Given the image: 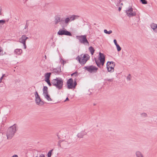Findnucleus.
Wrapping results in <instances>:
<instances>
[{
    "label": "nucleus",
    "instance_id": "nucleus-4",
    "mask_svg": "<svg viewBox=\"0 0 157 157\" xmlns=\"http://www.w3.org/2000/svg\"><path fill=\"white\" fill-rule=\"evenodd\" d=\"M99 56L98 57V60L95 59V61L97 66L99 67H101L104 65L105 62V56L104 55L99 52Z\"/></svg>",
    "mask_w": 157,
    "mask_h": 157
},
{
    "label": "nucleus",
    "instance_id": "nucleus-14",
    "mask_svg": "<svg viewBox=\"0 0 157 157\" xmlns=\"http://www.w3.org/2000/svg\"><path fill=\"white\" fill-rule=\"evenodd\" d=\"M70 142H68L66 141H63L60 143V146L63 148L67 147Z\"/></svg>",
    "mask_w": 157,
    "mask_h": 157
},
{
    "label": "nucleus",
    "instance_id": "nucleus-28",
    "mask_svg": "<svg viewBox=\"0 0 157 157\" xmlns=\"http://www.w3.org/2000/svg\"><path fill=\"white\" fill-rule=\"evenodd\" d=\"M117 48V49L118 51L119 52L121 50V48L120 46L118 44L116 45Z\"/></svg>",
    "mask_w": 157,
    "mask_h": 157
},
{
    "label": "nucleus",
    "instance_id": "nucleus-45",
    "mask_svg": "<svg viewBox=\"0 0 157 157\" xmlns=\"http://www.w3.org/2000/svg\"><path fill=\"white\" fill-rule=\"evenodd\" d=\"M46 56H45V57L46 58Z\"/></svg>",
    "mask_w": 157,
    "mask_h": 157
},
{
    "label": "nucleus",
    "instance_id": "nucleus-18",
    "mask_svg": "<svg viewBox=\"0 0 157 157\" xmlns=\"http://www.w3.org/2000/svg\"><path fill=\"white\" fill-rule=\"evenodd\" d=\"M135 155L136 157H144L142 152L139 151H136L135 152Z\"/></svg>",
    "mask_w": 157,
    "mask_h": 157
},
{
    "label": "nucleus",
    "instance_id": "nucleus-41",
    "mask_svg": "<svg viewBox=\"0 0 157 157\" xmlns=\"http://www.w3.org/2000/svg\"><path fill=\"white\" fill-rule=\"evenodd\" d=\"M6 76L5 74H3L1 77H2V78Z\"/></svg>",
    "mask_w": 157,
    "mask_h": 157
},
{
    "label": "nucleus",
    "instance_id": "nucleus-10",
    "mask_svg": "<svg viewBox=\"0 0 157 157\" xmlns=\"http://www.w3.org/2000/svg\"><path fill=\"white\" fill-rule=\"evenodd\" d=\"M34 95L35 97V102L36 104L39 105H41L44 104V102L41 100L40 96L38 94L37 91H36Z\"/></svg>",
    "mask_w": 157,
    "mask_h": 157
},
{
    "label": "nucleus",
    "instance_id": "nucleus-16",
    "mask_svg": "<svg viewBox=\"0 0 157 157\" xmlns=\"http://www.w3.org/2000/svg\"><path fill=\"white\" fill-rule=\"evenodd\" d=\"M151 28L153 30L154 32H157V24L154 23H152L150 25Z\"/></svg>",
    "mask_w": 157,
    "mask_h": 157
},
{
    "label": "nucleus",
    "instance_id": "nucleus-15",
    "mask_svg": "<svg viewBox=\"0 0 157 157\" xmlns=\"http://www.w3.org/2000/svg\"><path fill=\"white\" fill-rule=\"evenodd\" d=\"M13 53L16 56H20L22 53V50L21 49L17 48L14 50Z\"/></svg>",
    "mask_w": 157,
    "mask_h": 157
},
{
    "label": "nucleus",
    "instance_id": "nucleus-25",
    "mask_svg": "<svg viewBox=\"0 0 157 157\" xmlns=\"http://www.w3.org/2000/svg\"><path fill=\"white\" fill-rule=\"evenodd\" d=\"M104 31L105 33L108 34H110L112 33V31L111 30H109V31H108L106 29H105Z\"/></svg>",
    "mask_w": 157,
    "mask_h": 157
},
{
    "label": "nucleus",
    "instance_id": "nucleus-46",
    "mask_svg": "<svg viewBox=\"0 0 157 157\" xmlns=\"http://www.w3.org/2000/svg\"><path fill=\"white\" fill-rule=\"evenodd\" d=\"M121 5H123V4H122V3H121Z\"/></svg>",
    "mask_w": 157,
    "mask_h": 157
},
{
    "label": "nucleus",
    "instance_id": "nucleus-6",
    "mask_svg": "<svg viewBox=\"0 0 157 157\" xmlns=\"http://www.w3.org/2000/svg\"><path fill=\"white\" fill-rule=\"evenodd\" d=\"M84 69L90 73H96L98 69V67L93 65L85 67Z\"/></svg>",
    "mask_w": 157,
    "mask_h": 157
},
{
    "label": "nucleus",
    "instance_id": "nucleus-7",
    "mask_svg": "<svg viewBox=\"0 0 157 157\" xmlns=\"http://www.w3.org/2000/svg\"><path fill=\"white\" fill-rule=\"evenodd\" d=\"M67 84L69 89H74L77 85V82L76 81L74 82L73 79L71 78L67 81Z\"/></svg>",
    "mask_w": 157,
    "mask_h": 157
},
{
    "label": "nucleus",
    "instance_id": "nucleus-32",
    "mask_svg": "<svg viewBox=\"0 0 157 157\" xmlns=\"http://www.w3.org/2000/svg\"><path fill=\"white\" fill-rule=\"evenodd\" d=\"M77 75V72H75L74 73H73L71 74L72 76H76Z\"/></svg>",
    "mask_w": 157,
    "mask_h": 157
},
{
    "label": "nucleus",
    "instance_id": "nucleus-8",
    "mask_svg": "<svg viewBox=\"0 0 157 157\" xmlns=\"http://www.w3.org/2000/svg\"><path fill=\"white\" fill-rule=\"evenodd\" d=\"M57 34L59 35H65L71 36H72L70 32L67 31L65 28L60 29L57 32Z\"/></svg>",
    "mask_w": 157,
    "mask_h": 157
},
{
    "label": "nucleus",
    "instance_id": "nucleus-30",
    "mask_svg": "<svg viewBox=\"0 0 157 157\" xmlns=\"http://www.w3.org/2000/svg\"><path fill=\"white\" fill-rule=\"evenodd\" d=\"M140 1L143 4H146L147 3V1L146 0H140Z\"/></svg>",
    "mask_w": 157,
    "mask_h": 157
},
{
    "label": "nucleus",
    "instance_id": "nucleus-42",
    "mask_svg": "<svg viewBox=\"0 0 157 157\" xmlns=\"http://www.w3.org/2000/svg\"><path fill=\"white\" fill-rule=\"evenodd\" d=\"M62 60L63 63V64H64L65 63H66V61H64V60Z\"/></svg>",
    "mask_w": 157,
    "mask_h": 157
},
{
    "label": "nucleus",
    "instance_id": "nucleus-26",
    "mask_svg": "<svg viewBox=\"0 0 157 157\" xmlns=\"http://www.w3.org/2000/svg\"><path fill=\"white\" fill-rule=\"evenodd\" d=\"M140 115L142 117L144 118L146 117L147 116V113H141Z\"/></svg>",
    "mask_w": 157,
    "mask_h": 157
},
{
    "label": "nucleus",
    "instance_id": "nucleus-1",
    "mask_svg": "<svg viewBox=\"0 0 157 157\" xmlns=\"http://www.w3.org/2000/svg\"><path fill=\"white\" fill-rule=\"evenodd\" d=\"M17 130V126L16 124H14L9 127L6 132V135L7 139L8 140L11 139L14 136Z\"/></svg>",
    "mask_w": 157,
    "mask_h": 157
},
{
    "label": "nucleus",
    "instance_id": "nucleus-36",
    "mask_svg": "<svg viewBox=\"0 0 157 157\" xmlns=\"http://www.w3.org/2000/svg\"><path fill=\"white\" fill-rule=\"evenodd\" d=\"M28 25H27V23H26V24L25 27L24 29H26L28 27Z\"/></svg>",
    "mask_w": 157,
    "mask_h": 157
},
{
    "label": "nucleus",
    "instance_id": "nucleus-33",
    "mask_svg": "<svg viewBox=\"0 0 157 157\" xmlns=\"http://www.w3.org/2000/svg\"><path fill=\"white\" fill-rule=\"evenodd\" d=\"M2 49L1 47H0V56L2 55H3L2 53Z\"/></svg>",
    "mask_w": 157,
    "mask_h": 157
},
{
    "label": "nucleus",
    "instance_id": "nucleus-19",
    "mask_svg": "<svg viewBox=\"0 0 157 157\" xmlns=\"http://www.w3.org/2000/svg\"><path fill=\"white\" fill-rule=\"evenodd\" d=\"M43 95H44L48 94V88L46 86H44L43 89Z\"/></svg>",
    "mask_w": 157,
    "mask_h": 157
},
{
    "label": "nucleus",
    "instance_id": "nucleus-39",
    "mask_svg": "<svg viewBox=\"0 0 157 157\" xmlns=\"http://www.w3.org/2000/svg\"><path fill=\"white\" fill-rule=\"evenodd\" d=\"M1 12H2V8L1 7H0V15L1 14Z\"/></svg>",
    "mask_w": 157,
    "mask_h": 157
},
{
    "label": "nucleus",
    "instance_id": "nucleus-5",
    "mask_svg": "<svg viewBox=\"0 0 157 157\" xmlns=\"http://www.w3.org/2000/svg\"><path fill=\"white\" fill-rule=\"evenodd\" d=\"M76 38L79 40L80 43L87 46H89V42L86 39V35L77 36Z\"/></svg>",
    "mask_w": 157,
    "mask_h": 157
},
{
    "label": "nucleus",
    "instance_id": "nucleus-23",
    "mask_svg": "<svg viewBox=\"0 0 157 157\" xmlns=\"http://www.w3.org/2000/svg\"><path fill=\"white\" fill-rule=\"evenodd\" d=\"M89 49L91 55H93L94 52V49L93 48L92 46H90L89 48Z\"/></svg>",
    "mask_w": 157,
    "mask_h": 157
},
{
    "label": "nucleus",
    "instance_id": "nucleus-3",
    "mask_svg": "<svg viewBox=\"0 0 157 157\" xmlns=\"http://www.w3.org/2000/svg\"><path fill=\"white\" fill-rule=\"evenodd\" d=\"M90 58V56L87 54L81 55L77 56L76 59L78 60L81 65H84Z\"/></svg>",
    "mask_w": 157,
    "mask_h": 157
},
{
    "label": "nucleus",
    "instance_id": "nucleus-34",
    "mask_svg": "<svg viewBox=\"0 0 157 157\" xmlns=\"http://www.w3.org/2000/svg\"><path fill=\"white\" fill-rule=\"evenodd\" d=\"M113 42L116 45H117V44H118L117 43V40H116V39H114V40H113Z\"/></svg>",
    "mask_w": 157,
    "mask_h": 157
},
{
    "label": "nucleus",
    "instance_id": "nucleus-29",
    "mask_svg": "<svg viewBox=\"0 0 157 157\" xmlns=\"http://www.w3.org/2000/svg\"><path fill=\"white\" fill-rule=\"evenodd\" d=\"M53 150V149H52L51 150H50L48 152V157H51V155H52V152Z\"/></svg>",
    "mask_w": 157,
    "mask_h": 157
},
{
    "label": "nucleus",
    "instance_id": "nucleus-2",
    "mask_svg": "<svg viewBox=\"0 0 157 157\" xmlns=\"http://www.w3.org/2000/svg\"><path fill=\"white\" fill-rule=\"evenodd\" d=\"M52 84L58 90L61 89L63 85V81L60 78H56L53 79L51 82Z\"/></svg>",
    "mask_w": 157,
    "mask_h": 157
},
{
    "label": "nucleus",
    "instance_id": "nucleus-31",
    "mask_svg": "<svg viewBox=\"0 0 157 157\" xmlns=\"http://www.w3.org/2000/svg\"><path fill=\"white\" fill-rule=\"evenodd\" d=\"M131 77V76L130 74H129L128 75L127 77V80L128 81L130 80Z\"/></svg>",
    "mask_w": 157,
    "mask_h": 157
},
{
    "label": "nucleus",
    "instance_id": "nucleus-27",
    "mask_svg": "<svg viewBox=\"0 0 157 157\" xmlns=\"http://www.w3.org/2000/svg\"><path fill=\"white\" fill-rule=\"evenodd\" d=\"M44 80L49 85V86H51L52 84V83L50 82V79H47Z\"/></svg>",
    "mask_w": 157,
    "mask_h": 157
},
{
    "label": "nucleus",
    "instance_id": "nucleus-44",
    "mask_svg": "<svg viewBox=\"0 0 157 157\" xmlns=\"http://www.w3.org/2000/svg\"><path fill=\"white\" fill-rule=\"evenodd\" d=\"M57 155H58V153L57 154H56V155H55V157H57Z\"/></svg>",
    "mask_w": 157,
    "mask_h": 157
},
{
    "label": "nucleus",
    "instance_id": "nucleus-43",
    "mask_svg": "<svg viewBox=\"0 0 157 157\" xmlns=\"http://www.w3.org/2000/svg\"><path fill=\"white\" fill-rule=\"evenodd\" d=\"M68 100H69V99H68V98H66V100H65V101H67Z\"/></svg>",
    "mask_w": 157,
    "mask_h": 157
},
{
    "label": "nucleus",
    "instance_id": "nucleus-11",
    "mask_svg": "<svg viewBox=\"0 0 157 157\" xmlns=\"http://www.w3.org/2000/svg\"><path fill=\"white\" fill-rule=\"evenodd\" d=\"M28 39V37L25 35H23L19 39V42L23 44L24 49L26 48V41Z\"/></svg>",
    "mask_w": 157,
    "mask_h": 157
},
{
    "label": "nucleus",
    "instance_id": "nucleus-37",
    "mask_svg": "<svg viewBox=\"0 0 157 157\" xmlns=\"http://www.w3.org/2000/svg\"><path fill=\"white\" fill-rule=\"evenodd\" d=\"M11 157H18V156L17 155H14L13 156H12Z\"/></svg>",
    "mask_w": 157,
    "mask_h": 157
},
{
    "label": "nucleus",
    "instance_id": "nucleus-12",
    "mask_svg": "<svg viewBox=\"0 0 157 157\" xmlns=\"http://www.w3.org/2000/svg\"><path fill=\"white\" fill-rule=\"evenodd\" d=\"M126 13L127 16L129 17L135 16L136 15L135 12L133 11V9L132 8H130L128 10L126 11Z\"/></svg>",
    "mask_w": 157,
    "mask_h": 157
},
{
    "label": "nucleus",
    "instance_id": "nucleus-20",
    "mask_svg": "<svg viewBox=\"0 0 157 157\" xmlns=\"http://www.w3.org/2000/svg\"><path fill=\"white\" fill-rule=\"evenodd\" d=\"M61 21L60 17L59 16H56L55 17V24H57Z\"/></svg>",
    "mask_w": 157,
    "mask_h": 157
},
{
    "label": "nucleus",
    "instance_id": "nucleus-35",
    "mask_svg": "<svg viewBox=\"0 0 157 157\" xmlns=\"http://www.w3.org/2000/svg\"><path fill=\"white\" fill-rule=\"evenodd\" d=\"M108 81L112 82L113 81V79H109L107 80Z\"/></svg>",
    "mask_w": 157,
    "mask_h": 157
},
{
    "label": "nucleus",
    "instance_id": "nucleus-17",
    "mask_svg": "<svg viewBox=\"0 0 157 157\" xmlns=\"http://www.w3.org/2000/svg\"><path fill=\"white\" fill-rule=\"evenodd\" d=\"M86 134V133L84 131H82L78 133L77 136L78 138H82L83 136Z\"/></svg>",
    "mask_w": 157,
    "mask_h": 157
},
{
    "label": "nucleus",
    "instance_id": "nucleus-24",
    "mask_svg": "<svg viewBox=\"0 0 157 157\" xmlns=\"http://www.w3.org/2000/svg\"><path fill=\"white\" fill-rule=\"evenodd\" d=\"M6 21L4 20H0V29L2 28V25L5 23Z\"/></svg>",
    "mask_w": 157,
    "mask_h": 157
},
{
    "label": "nucleus",
    "instance_id": "nucleus-38",
    "mask_svg": "<svg viewBox=\"0 0 157 157\" xmlns=\"http://www.w3.org/2000/svg\"><path fill=\"white\" fill-rule=\"evenodd\" d=\"M121 7H119V8H118V10H119V11H120L121 10Z\"/></svg>",
    "mask_w": 157,
    "mask_h": 157
},
{
    "label": "nucleus",
    "instance_id": "nucleus-9",
    "mask_svg": "<svg viewBox=\"0 0 157 157\" xmlns=\"http://www.w3.org/2000/svg\"><path fill=\"white\" fill-rule=\"evenodd\" d=\"M106 66L107 70L109 72H112L114 71V68L115 66L114 62L109 61L107 63Z\"/></svg>",
    "mask_w": 157,
    "mask_h": 157
},
{
    "label": "nucleus",
    "instance_id": "nucleus-21",
    "mask_svg": "<svg viewBox=\"0 0 157 157\" xmlns=\"http://www.w3.org/2000/svg\"><path fill=\"white\" fill-rule=\"evenodd\" d=\"M51 73H47L45 75V79L44 80L49 79L50 77Z\"/></svg>",
    "mask_w": 157,
    "mask_h": 157
},
{
    "label": "nucleus",
    "instance_id": "nucleus-40",
    "mask_svg": "<svg viewBox=\"0 0 157 157\" xmlns=\"http://www.w3.org/2000/svg\"><path fill=\"white\" fill-rule=\"evenodd\" d=\"M3 79L2 77H1L0 78V83L2 82V80Z\"/></svg>",
    "mask_w": 157,
    "mask_h": 157
},
{
    "label": "nucleus",
    "instance_id": "nucleus-22",
    "mask_svg": "<svg viewBox=\"0 0 157 157\" xmlns=\"http://www.w3.org/2000/svg\"><path fill=\"white\" fill-rule=\"evenodd\" d=\"M43 96L44 97V98H46L48 101H51L52 100L48 94L44 95H43Z\"/></svg>",
    "mask_w": 157,
    "mask_h": 157
},
{
    "label": "nucleus",
    "instance_id": "nucleus-13",
    "mask_svg": "<svg viewBox=\"0 0 157 157\" xmlns=\"http://www.w3.org/2000/svg\"><path fill=\"white\" fill-rule=\"evenodd\" d=\"M75 16L66 17L65 19V23L66 24H68L70 21H72L75 20Z\"/></svg>",
    "mask_w": 157,
    "mask_h": 157
}]
</instances>
